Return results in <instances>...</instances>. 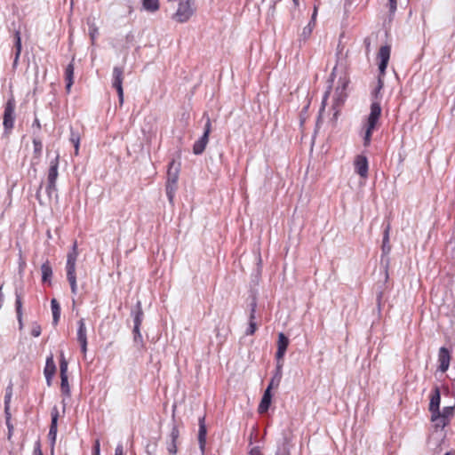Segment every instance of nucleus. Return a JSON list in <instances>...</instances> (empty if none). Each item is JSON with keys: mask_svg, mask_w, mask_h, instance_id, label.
Here are the masks:
<instances>
[{"mask_svg": "<svg viewBox=\"0 0 455 455\" xmlns=\"http://www.w3.org/2000/svg\"><path fill=\"white\" fill-rule=\"evenodd\" d=\"M15 49H16V52H15L14 65L17 64L20 55V52H21V38H20V31L15 32Z\"/></svg>", "mask_w": 455, "mask_h": 455, "instance_id": "nucleus-28", "label": "nucleus"}, {"mask_svg": "<svg viewBox=\"0 0 455 455\" xmlns=\"http://www.w3.org/2000/svg\"><path fill=\"white\" fill-rule=\"evenodd\" d=\"M115 455H124V447L122 444L116 446Z\"/></svg>", "mask_w": 455, "mask_h": 455, "instance_id": "nucleus-50", "label": "nucleus"}, {"mask_svg": "<svg viewBox=\"0 0 455 455\" xmlns=\"http://www.w3.org/2000/svg\"><path fill=\"white\" fill-rule=\"evenodd\" d=\"M441 393L438 387H435L429 403L430 412L440 411Z\"/></svg>", "mask_w": 455, "mask_h": 455, "instance_id": "nucleus-14", "label": "nucleus"}, {"mask_svg": "<svg viewBox=\"0 0 455 455\" xmlns=\"http://www.w3.org/2000/svg\"><path fill=\"white\" fill-rule=\"evenodd\" d=\"M58 161L59 156H56L55 159L50 163L47 177L48 185L46 188L49 196H51L52 192L55 191L56 180L58 178Z\"/></svg>", "mask_w": 455, "mask_h": 455, "instance_id": "nucleus-5", "label": "nucleus"}, {"mask_svg": "<svg viewBox=\"0 0 455 455\" xmlns=\"http://www.w3.org/2000/svg\"><path fill=\"white\" fill-rule=\"evenodd\" d=\"M124 70L122 68L115 67L113 69V87H115L118 93L119 102L122 105L124 102V90H123Z\"/></svg>", "mask_w": 455, "mask_h": 455, "instance_id": "nucleus-6", "label": "nucleus"}, {"mask_svg": "<svg viewBox=\"0 0 455 455\" xmlns=\"http://www.w3.org/2000/svg\"><path fill=\"white\" fill-rule=\"evenodd\" d=\"M180 165L176 164L174 161L170 163L167 172V181L177 183L179 179Z\"/></svg>", "mask_w": 455, "mask_h": 455, "instance_id": "nucleus-17", "label": "nucleus"}, {"mask_svg": "<svg viewBox=\"0 0 455 455\" xmlns=\"http://www.w3.org/2000/svg\"><path fill=\"white\" fill-rule=\"evenodd\" d=\"M383 84H383V80H382V78L379 76V80H378V86H377V88H376V89H375V91H374V96H375V98H378V95H379V93L380 90L382 89Z\"/></svg>", "mask_w": 455, "mask_h": 455, "instance_id": "nucleus-43", "label": "nucleus"}, {"mask_svg": "<svg viewBox=\"0 0 455 455\" xmlns=\"http://www.w3.org/2000/svg\"><path fill=\"white\" fill-rule=\"evenodd\" d=\"M87 24L89 26V36L91 38L92 44H94L99 34V28L94 21H92L90 19L87 20Z\"/></svg>", "mask_w": 455, "mask_h": 455, "instance_id": "nucleus-24", "label": "nucleus"}, {"mask_svg": "<svg viewBox=\"0 0 455 455\" xmlns=\"http://www.w3.org/2000/svg\"><path fill=\"white\" fill-rule=\"evenodd\" d=\"M51 307L52 311V322L53 324H57L60 317V307L57 299H52L51 300Z\"/></svg>", "mask_w": 455, "mask_h": 455, "instance_id": "nucleus-22", "label": "nucleus"}, {"mask_svg": "<svg viewBox=\"0 0 455 455\" xmlns=\"http://www.w3.org/2000/svg\"><path fill=\"white\" fill-rule=\"evenodd\" d=\"M33 126H36L37 129H40V128H41L40 122H39V120H38V119H36V120L34 121Z\"/></svg>", "mask_w": 455, "mask_h": 455, "instance_id": "nucleus-54", "label": "nucleus"}, {"mask_svg": "<svg viewBox=\"0 0 455 455\" xmlns=\"http://www.w3.org/2000/svg\"><path fill=\"white\" fill-rule=\"evenodd\" d=\"M33 144H34L35 154H36L37 156H40V154L42 152V148H43L42 141L37 138H34Z\"/></svg>", "mask_w": 455, "mask_h": 455, "instance_id": "nucleus-35", "label": "nucleus"}, {"mask_svg": "<svg viewBox=\"0 0 455 455\" xmlns=\"http://www.w3.org/2000/svg\"><path fill=\"white\" fill-rule=\"evenodd\" d=\"M140 324H135L134 323V328H133V332H134V340L135 341H141V334H140Z\"/></svg>", "mask_w": 455, "mask_h": 455, "instance_id": "nucleus-39", "label": "nucleus"}, {"mask_svg": "<svg viewBox=\"0 0 455 455\" xmlns=\"http://www.w3.org/2000/svg\"><path fill=\"white\" fill-rule=\"evenodd\" d=\"M78 247L76 241L74 242L71 251L67 256V278L69 282L71 291L73 294L77 293L76 263L78 257Z\"/></svg>", "mask_w": 455, "mask_h": 455, "instance_id": "nucleus-1", "label": "nucleus"}, {"mask_svg": "<svg viewBox=\"0 0 455 455\" xmlns=\"http://www.w3.org/2000/svg\"><path fill=\"white\" fill-rule=\"evenodd\" d=\"M363 44H365L366 52H370V47H371V40H370V38H365L364 41H363Z\"/></svg>", "mask_w": 455, "mask_h": 455, "instance_id": "nucleus-53", "label": "nucleus"}, {"mask_svg": "<svg viewBox=\"0 0 455 455\" xmlns=\"http://www.w3.org/2000/svg\"><path fill=\"white\" fill-rule=\"evenodd\" d=\"M250 455H263L259 447H253L251 451Z\"/></svg>", "mask_w": 455, "mask_h": 455, "instance_id": "nucleus-49", "label": "nucleus"}, {"mask_svg": "<svg viewBox=\"0 0 455 455\" xmlns=\"http://www.w3.org/2000/svg\"><path fill=\"white\" fill-rule=\"evenodd\" d=\"M316 15H317V6L315 5L314 12H313V14H312V17H311V20H310L312 25L313 24L315 25V20Z\"/></svg>", "mask_w": 455, "mask_h": 455, "instance_id": "nucleus-51", "label": "nucleus"}, {"mask_svg": "<svg viewBox=\"0 0 455 455\" xmlns=\"http://www.w3.org/2000/svg\"><path fill=\"white\" fill-rule=\"evenodd\" d=\"M65 77L67 81L66 84V90L68 92H70L71 86L74 83L73 77H74V64L73 62L69 63L65 70Z\"/></svg>", "mask_w": 455, "mask_h": 455, "instance_id": "nucleus-21", "label": "nucleus"}, {"mask_svg": "<svg viewBox=\"0 0 455 455\" xmlns=\"http://www.w3.org/2000/svg\"><path fill=\"white\" fill-rule=\"evenodd\" d=\"M206 426L205 417L203 416L199 419V431H198V443L202 451H204L206 443Z\"/></svg>", "mask_w": 455, "mask_h": 455, "instance_id": "nucleus-13", "label": "nucleus"}, {"mask_svg": "<svg viewBox=\"0 0 455 455\" xmlns=\"http://www.w3.org/2000/svg\"><path fill=\"white\" fill-rule=\"evenodd\" d=\"M33 455H43V452H42V450H41V444H40L39 441H37L35 443Z\"/></svg>", "mask_w": 455, "mask_h": 455, "instance_id": "nucleus-45", "label": "nucleus"}, {"mask_svg": "<svg viewBox=\"0 0 455 455\" xmlns=\"http://www.w3.org/2000/svg\"><path fill=\"white\" fill-rule=\"evenodd\" d=\"M60 376L68 375V362L64 358L63 355H61V359L60 363Z\"/></svg>", "mask_w": 455, "mask_h": 455, "instance_id": "nucleus-34", "label": "nucleus"}, {"mask_svg": "<svg viewBox=\"0 0 455 455\" xmlns=\"http://www.w3.org/2000/svg\"><path fill=\"white\" fill-rule=\"evenodd\" d=\"M338 114H339V112H338V111H335V113H334V115H333V120H336V119H337Z\"/></svg>", "mask_w": 455, "mask_h": 455, "instance_id": "nucleus-55", "label": "nucleus"}, {"mask_svg": "<svg viewBox=\"0 0 455 455\" xmlns=\"http://www.w3.org/2000/svg\"><path fill=\"white\" fill-rule=\"evenodd\" d=\"M180 435L179 429L176 426H173L169 435L167 442V450L171 455H176L177 453V439Z\"/></svg>", "mask_w": 455, "mask_h": 455, "instance_id": "nucleus-11", "label": "nucleus"}, {"mask_svg": "<svg viewBox=\"0 0 455 455\" xmlns=\"http://www.w3.org/2000/svg\"><path fill=\"white\" fill-rule=\"evenodd\" d=\"M293 4L298 6L299 5V0H292Z\"/></svg>", "mask_w": 455, "mask_h": 455, "instance_id": "nucleus-56", "label": "nucleus"}, {"mask_svg": "<svg viewBox=\"0 0 455 455\" xmlns=\"http://www.w3.org/2000/svg\"><path fill=\"white\" fill-rule=\"evenodd\" d=\"M156 443H154V444H152V445H151V444H148V445L147 446V452H148V455H154V452H155V451H156Z\"/></svg>", "mask_w": 455, "mask_h": 455, "instance_id": "nucleus-48", "label": "nucleus"}, {"mask_svg": "<svg viewBox=\"0 0 455 455\" xmlns=\"http://www.w3.org/2000/svg\"><path fill=\"white\" fill-rule=\"evenodd\" d=\"M166 195L170 201V203L173 202L174 195L177 189V183H172V181H166Z\"/></svg>", "mask_w": 455, "mask_h": 455, "instance_id": "nucleus-26", "label": "nucleus"}, {"mask_svg": "<svg viewBox=\"0 0 455 455\" xmlns=\"http://www.w3.org/2000/svg\"><path fill=\"white\" fill-rule=\"evenodd\" d=\"M444 455H451V452H446Z\"/></svg>", "mask_w": 455, "mask_h": 455, "instance_id": "nucleus-58", "label": "nucleus"}, {"mask_svg": "<svg viewBox=\"0 0 455 455\" xmlns=\"http://www.w3.org/2000/svg\"><path fill=\"white\" fill-rule=\"evenodd\" d=\"M76 300L73 299V307H75Z\"/></svg>", "mask_w": 455, "mask_h": 455, "instance_id": "nucleus-57", "label": "nucleus"}, {"mask_svg": "<svg viewBox=\"0 0 455 455\" xmlns=\"http://www.w3.org/2000/svg\"><path fill=\"white\" fill-rule=\"evenodd\" d=\"M138 307H139V310H138V312L135 315L134 323L135 324H141L142 317H143V312H142V310L140 308V302L138 303Z\"/></svg>", "mask_w": 455, "mask_h": 455, "instance_id": "nucleus-37", "label": "nucleus"}, {"mask_svg": "<svg viewBox=\"0 0 455 455\" xmlns=\"http://www.w3.org/2000/svg\"><path fill=\"white\" fill-rule=\"evenodd\" d=\"M40 334H41V327H40V325L35 323L31 329V335L34 337H38V336H40Z\"/></svg>", "mask_w": 455, "mask_h": 455, "instance_id": "nucleus-42", "label": "nucleus"}, {"mask_svg": "<svg viewBox=\"0 0 455 455\" xmlns=\"http://www.w3.org/2000/svg\"><path fill=\"white\" fill-rule=\"evenodd\" d=\"M195 0H181L172 19L179 23L187 22L195 13Z\"/></svg>", "mask_w": 455, "mask_h": 455, "instance_id": "nucleus-3", "label": "nucleus"}, {"mask_svg": "<svg viewBox=\"0 0 455 455\" xmlns=\"http://www.w3.org/2000/svg\"><path fill=\"white\" fill-rule=\"evenodd\" d=\"M80 345H81V349H82V352L84 354L86 353L87 351V340H84V341H79Z\"/></svg>", "mask_w": 455, "mask_h": 455, "instance_id": "nucleus-52", "label": "nucleus"}, {"mask_svg": "<svg viewBox=\"0 0 455 455\" xmlns=\"http://www.w3.org/2000/svg\"><path fill=\"white\" fill-rule=\"evenodd\" d=\"M381 115V107L379 102L373 101L371 105V112L367 118V122L365 124V132L363 136V145L365 147L369 146L371 143V138L372 134V131L375 129L378 121Z\"/></svg>", "mask_w": 455, "mask_h": 455, "instance_id": "nucleus-2", "label": "nucleus"}, {"mask_svg": "<svg viewBox=\"0 0 455 455\" xmlns=\"http://www.w3.org/2000/svg\"><path fill=\"white\" fill-rule=\"evenodd\" d=\"M77 340L78 341L87 340L86 327H85L84 319H81L78 322Z\"/></svg>", "mask_w": 455, "mask_h": 455, "instance_id": "nucleus-25", "label": "nucleus"}, {"mask_svg": "<svg viewBox=\"0 0 455 455\" xmlns=\"http://www.w3.org/2000/svg\"><path fill=\"white\" fill-rule=\"evenodd\" d=\"M204 116L206 117V123H205V125H204V134H206L209 137V135L211 133V131H212L211 119H210V117L206 114H204Z\"/></svg>", "mask_w": 455, "mask_h": 455, "instance_id": "nucleus-38", "label": "nucleus"}, {"mask_svg": "<svg viewBox=\"0 0 455 455\" xmlns=\"http://www.w3.org/2000/svg\"><path fill=\"white\" fill-rule=\"evenodd\" d=\"M354 166L355 172L363 179H366L368 177V159L365 156L359 155L356 156L354 160Z\"/></svg>", "mask_w": 455, "mask_h": 455, "instance_id": "nucleus-7", "label": "nucleus"}, {"mask_svg": "<svg viewBox=\"0 0 455 455\" xmlns=\"http://www.w3.org/2000/svg\"><path fill=\"white\" fill-rule=\"evenodd\" d=\"M431 414V420L435 428L443 429L450 422L449 419L441 416L440 411L432 412Z\"/></svg>", "mask_w": 455, "mask_h": 455, "instance_id": "nucleus-16", "label": "nucleus"}, {"mask_svg": "<svg viewBox=\"0 0 455 455\" xmlns=\"http://www.w3.org/2000/svg\"><path fill=\"white\" fill-rule=\"evenodd\" d=\"M100 440L97 439L95 441V443H94V452H93V455H100Z\"/></svg>", "mask_w": 455, "mask_h": 455, "instance_id": "nucleus-47", "label": "nucleus"}, {"mask_svg": "<svg viewBox=\"0 0 455 455\" xmlns=\"http://www.w3.org/2000/svg\"><path fill=\"white\" fill-rule=\"evenodd\" d=\"M60 379H61V383H60L61 392L63 394H65L66 395H69L70 388H69V385H68V375L60 376Z\"/></svg>", "mask_w": 455, "mask_h": 455, "instance_id": "nucleus-32", "label": "nucleus"}, {"mask_svg": "<svg viewBox=\"0 0 455 455\" xmlns=\"http://www.w3.org/2000/svg\"><path fill=\"white\" fill-rule=\"evenodd\" d=\"M451 354L446 347H442L438 352L439 371L445 372L450 366Z\"/></svg>", "mask_w": 455, "mask_h": 455, "instance_id": "nucleus-10", "label": "nucleus"}, {"mask_svg": "<svg viewBox=\"0 0 455 455\" xmlns=\"http://www.w3.org/2000/svg\"><path fill=\"white\" fill-rule=\"evenodd\" d=\"M281 367H282V364L277 365L278 375L276 377H275L272 379V381L270 382L269 385H271V388L273 387V385H275V380H276V386H278V384H279V381L281 379Z\"/></svg>", "mask_w": 455, "mask_h": 455, "instance_id": "nucleus-41", "label": "nucleus"}, {"mask_svg": "<svg viewBox=\"0 0 455 455\" xmlns=\"http://www.w3.org/2000/svg\"><path fill=\"white\" fill-rule=\"evenodd\" d=\"M378 58L380 60L379 64L380 76H384L390 58V46L385 45L380 47Z\"/></svg>", "mask_w": 455, "mask_h": 455, "instance_id": "nucleus-8", "label": "nucleus"}, {"mask_svg": "<svg viewBox=\"0 0 455 455\" xmlns=\"http://www.w3.org/2000/svg\"><path fill=\"white\" fill-rule=\"evenodd\" d=\"M42 271V281L43 282H48L50 281L52 275V269L50 265V262L46 260L41 267Z\"/></svg>", "mask_w": 455, "mask_h": 455, "instance_id": "nucleus-23", "label": "nucleus"}, {"mask_svg": "<svg viewBox=\"0 0 455 455\" xmlns=\"http://www.w3.org/2000/svg\"><path fill=\"white\" fill-rule=\"evenodd\" d=\"M256 307H257L256 301L253 300L251 304L250 323H249V328L246 331L247 335H252L257 329L256 323L254 322Z\"/></svg>", "mask_w": 455, "mask_h": 455, "instance_id": "nucleus-20", "label": "nucleus"}, {"mask_svg": "<svg viewBox=\"0 0 455 455\" xmlns=\"http://www.w3.org/2000/svg\"><path fill=\"white\" fill-rule=\"evenodd\" d=\"M389 2V10L391 12H395L397 6V0H388Z\"/></svg>", "mask_w": 455, "mask_h": 455, "instance_id": "nucleus-46", "label": "nucleus"}, {"mask_svg": "<svg viewBox=\"0 0 455 455\" xmlns=\"http://www.w3.org/2000/svg\"><path fill=\"white\" fill-rule=\"evenodd\" d=\"M314 24L312 25L311 22H309L307 24V26H306L303 30H302V34L301 36L306 39L307 37H309V36L311 35L312 31H313V28H314Z\"/></svg>", "mask_w": 455, "mask_h": 455, "instance_id": "nucleus-36", "label": "nucleus"}, {"mask_svg": "<svg viewBox=\"0 0 455 455\" xmlns=\"http://www.w3.org/2000/svg\"><path fill=\"white\" fill-rule=\"evenodd\" d=\"M208 141L209 137L206 134H203L202 137L195 142L193 146V153L195 155H201L204 151Z\"/></svg>", "mask_w": 455, "mask_h": 455, "instance_id": "nucleus-18", "label": "nucleus"}, {"mask_svg": "<svg viewBox=\"0 0 455 455\" xmlns=\"http://www.w3.org/2000/svg\"><path fill=\"white\" fill-rule=\"evenodd\" d=\"M288 345H289L288 338L283 332H280L278 334L277 351H276V358L278 360H281L284 356V354L286 352Z\"/></svg>", "mask_w": 455, "mask_h": 455, "instance_id": "nucleus-12", "label": "nucleus"}, {"mask_svg": "<svg viewBox=\"0 0 455 455\" xmlns=\"http://www.w3.org/2000/svg\"><path fill=\"white\" fill-rule=\"evenodd\" d=\"M454 407L452 406H446L443 407L441 412V416L445 418L446 419L450 420V418L453 415Z\"/></svg>", "mask_w": 455, "mask_h": 455, "instance_id": "nucleus-33", "label": "nucleus"}, {"mask_svg": "<svg viewBox=\"0 0 455 455\" xmlns=\"http://www.w3.org/2000/svg\"><path fill=\"white\" fill-rule=\"evenodd\" d=\"M12 387H8L7 390H6V394H5V397H4V403H5V411H7L8 410V404L10 403V400H11V396H12Z\"/></svg>", "mask_w": 455, "mask_h": 455, "instance_id": "nucleus-40", "label": "nucleus"}, {"mask_svg": "<svg viewBox=\"0 0 455 455\" xmlns=\"http://www.w3.org/2000/svg\"><path fill=\"white\" fill-rule=\"evenodd\" d=\"M271 385H268L267 388L265 390L261 402L259 405V412L263 413L267 411L270 402H271V394H270Z\"/></svg>", "mask_w": 455, "mask_h": 455, "instance_id": "nucleus-19", "label": "nucleus"}, {"mask_svg": "<svg viewBox=\"0 0 455 455\" xmlns=\"http://www.w3.org/2000/svg\"><path fill=\"white\" fill-rule=\"evenodd\" d=\"M70 141L73 143L75 148V155H78L79 152V145H80V135L77 132H75L71 130L70 134Z\"/></svg>", "mask_w": 455, "mask_h": 455, "instance_id": "nucleus-31", "label": "nucleus"}, {"mask_svg": "<svg viewBox=\"0 0 455 455\" xmlns=\"http://www.w3.org/2000/svg\"><path fill=\"white\" fill-rule=\"evenodd\" d=\"M58 418H59V411L57 408H54L52 411V422L50 430L48 433V437L51 441L52 444V453H53V446L56 442V436H57V429H58Z\"/></svg>", "mask_w": 455, "mask_h": 455, "instance_id": "nucleus-9", "label": "nucleus"}, {"mask_svg": "<svg viewBox=\"0 0 455 455\" xmlns=\"http://www.w3.org/2000/svg\"><path fill=\"white\" fill-rule=\"evenodd\" d=\"M15 100L13 97H11L4 107V121L3 124L4 127L5 132H9L12 128L14 124L15 120Z\"/></svg>", "mask_w": 455, "mask_h": 455, "instance_id": "nucleus-4", "label": "nucleus"}, {"mask_svg": "<svg viewBox=\"0 0 455 455\" xmlns=\"http://www.w3.org/2000/svg\"><path fill=\"white\" fill-rule=\"evenodd\" d=\"M389 230H390V225L388 224L385 229L384 235H383V244H382V250L384 252L387 253L390 251V246L388 244L389 242Z\"/></svg>", "mask_w": 455, "mask_h": 455, "instance_id": "nucleus-30", "label": "nucleus"}, {"mask_svg": "<svg viewBox=\"0 0 455 455\" xmlns=\"http://www.w3.org/2000/svg\"><path fill=\"white\" fill-rule=\"evenodd\" d=\"M143 8L148 12H156L159 9L158 0H143Z\"/></svg>", "mask_w": 455, "mask_h": 455, "instance_id": "nucleus-27", "label": "nucleus"}, {"mask_svg": "<svg viewBox=\"0 0 455 455\" xmlns=\"http://www.w3.org/2000/svg\"><path fill=\"white\" fill-rule=\"evenodd\" d=\"M16 313H17V318L20 324V329H22L23 323H22V302L20 295H16Z\"/></svg>", "mask_w": 455, "mask_h": 455, "instance_id": "nucleus-29", "label": "nucleus"}, {"mask_svg": "<svg viewBox=\"0 0 455 455\" xmlns=\"http://www.w3.org/2000/svg\"><path fill=\"white\" fill-rule=\"evenodd\" d=\"M55 371H56V366H55V363L53 360V356L50 355L46 359V363H45V367H44V376H45L46 380L49 385H50L51 379H52V376L54 375Z\"/></svg>", "mask_w": 455, "mask_h": 455, "instance_id": "nucleus-15", "label": "nucleus"}, {"mask_svg": "<svg viewBox=\"0 0 455 455\" xmlns=\"http://www.w3.org/2000/svg\"><path fill=\"white\" fill-rule=\"evenodd\" d=\"M275 455H290V451L288 448L285 445H283L282 448H278Z\"/></svg>", "mask_w": 455, "mask_h": 455, "instance_id": "nucleus-44", "label": "nucleus"}]
</instances>
